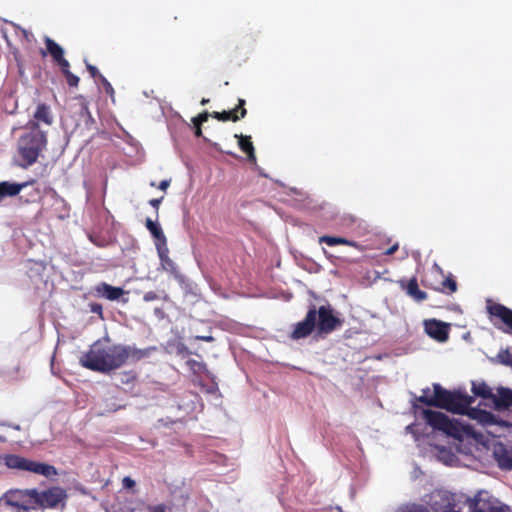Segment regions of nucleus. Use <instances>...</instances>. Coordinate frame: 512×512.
Returning a JSON list of instances; mask_svg holds the SVG:
<instances>
[{
    "label": "nucleus",
    "mask_w": 512,
    "mask_h": 512,
    "mask_svg": "<svg viewBox=\"0 0 512 512\" xmlns=\"http://www.w3.org/2000/svg\"><path fill=\"white\" fill-rule=\"evenodd\" d=\"M150 349L114 344L109 337H104L90 345L87 352L79 359L81 366L100 373L114 371L129 360L137 362L149 355Z\"/></svg>",
    "instance_id": "1"
},
{
    "label": "nucleus",
    "mask_w": 512,
    "mask_h": 512,
    "mask_svg": "<svg viewBox=\"0 0 512 512\" xmlns=\"http://www.w3.org/2000/svg\"><path fill=\"white\" fill-rule=\"evenodd\" d=\"M46 143V134L39 129L37 122H32L31 131L21 136L18 141V151L25 167L37 161Z\"/></svg>",
    "instance_id": "2"
},
{
    "label": "nucleus",
    "mask_w": 512,
    "mask_h": 512,
    "mask_svg": "<svg viewBox=\"0 0 512 512\" xmlns=\"http://www.w3.org/2000/svg\"><path fill=\"white\" fill-rule=\"evenodd\" d=\"M3 460L9 469L28 471L45 477L57 475V470L54 466L36 462L20 455L7 454L3 457Z\"/></svg>",
    "instance_id": "3"
},
{
    "label": "nucleus",
    "mask_w": 512,
    "mask_h": 512,
    "mask_svg": "<svg viewBox=\"0 0 512 512\" xmlns=\"http://www.w3.org/2000/svg\"><path fill=\"white\" fill-rule=\"evenodd\" d=\"M473 401L474 398L467 395L466 393H462L460 391H452L445 410L456 414L469 415L474 419L477 418L478 415L482 416L481 420L492 418V414L487 411L470 408V405L473 403Z\"/></svg>",
    "instance_id": "4"
},
{
    "label": "nucleus",
    "mask_w": 512,
    "mask_h": 512,
    "mask_svg": "<svg viewBox=\"0 0 512 512\" xmlns=\"http://www.w3.org/2000/svg\"><path fill=\"white\" fill-rule=\"evenodd\" d=\"M68 499L67 491L60 486H52L43 491L37 490L34 498V509H58L63 510Z\"/></svg>",
    "instance_id": "5"
},
{
    "label": "nucleus",
    "mask_w": 512,
    "mask_h": 512,
    "mask_svg": "<svg viewBox=\"0 0 512 512\" xmlns=\"http://www.w3.org/2000/svg\"><path fill=\"white\" fill-rule=\"evenodd\" d=\"M37 495V489H10L4 493L0 502L8 507L16 509V512L28 511L34 509V498Z\"/></svg>",
    "instance_id": "6"
},
{
    "label": "nucleus",
    "mask_w": 512,
    "mask_h": 512,
    "mask_svg": "<svg viewBox=\"0 0 512 512\" xmlns=\"http://www.w3.org/2000/svg\"><path fill=\"white\" fill-rule=\"evenodd\" d=\"M422 415L426 423L434 430L441 431L452 437H458L460 435L461 428L459 423L451 420L443 412L424 409Z\"/></svg>",
    "instance_id": "7"
},
{
    "label": "nucleus",
    "mask_w": 512,
    "mask_h": 512,
    "mask_svg": "<svg viewBox=\"0 0 512 512\" xmlns=\"http://www.w3.org/2000/svg\"><path fill=\"white\" fill-rule=\"evenodd\" d=\"M317 316L316 328L319 334H329L343 324V320L333 314V308L330 305L320 306Z\"/></svg>",
    "instance_id": "8"
},
{
    "label": "nucleus",
    "mask_w": 512,
    "mask_h": 512,
    "mask_svg": "<svg viewBox=\"0 0 512 512\" xmlns=\"http://www.w3.org/2000/svg\"><path fill=\"white\" fill-rule=\"evenodd\" d=\"M486 309L491 318H496L503 324V326H498V328L512 336V309L492 301L487 302Z\"/></svg>",
    "instance_id": "9"
},
{
    "label": "nucleus",
    "mask_w": 512,
    "mask_h": 512,
    "mask_svg": "<svg viewBox=\"0 0 512 512\" xmlns=\"http://www.w3.org/2000/svg\"><path fill=\"white\" fill-rule=\"evenodd\" d=\"M316 320H317V309L314 305H312V306H310L304 320L298 322L294 326V329L291 332L290 337L294 340L308 337L313 332V330L316 328Z\"/></svg>",
    "instance_id": "10"
},
{
    "label": "nucleus",
    "mask_w": 512,
    "mask_h": 512,
    "mask_svg": "<svg viewBox=\"0 0 512 512\" xmlns=\"http://www.w3.org/2000/svg\"><path fill=\"white\" fill-rule=\"evenodd\" d=\"M44 43H45V49L40 50V54L42 57H46L47 55H50L52 58V61L59 66L67 67L68 60L65 58V52L64 49L55 42L52 38L45 36L44 37Z\"/></svg>",
    "instance_id": "11"
},
{
    "label": "nucleus",
    "mask_w": 512,
    "mask_h": 512,
    "mask_svg": "<svg viewBox=\"0 0 512 512\" xmlns=\"http://www.w3.org/2000/svg\"><path fill=\"white\" fill-rule=\"evenodd\" d=\"M424 329L427 335L438 342H446L449 338V324L436 320L429 319L424 322Z\"/></svg>",
    "instance_id": "12"
},
{
    "label": "nucleus",
    "mask_w": 512,
    "mask_h": 512,
    "mask_svg": "<svg viewBox=\"0 0 512 512\" xmlns=\"http://www.w3.org/2000/svg\"><path fill=\"white\" fill-rule=\"evenodd\" d=\"M493 456L502 470H512V447L503 443H496L493 448Z\"/></svg>",
    "instance_id": "13"
},
{
    "label": "nucleus",
    "mask_w": 512,
    "mask_h": 512,
    "mask_svg": "<svg viewBox=\"0 0 512 512\" xmlns=\"http://www.w3.org/2000/svg\"><path fill=\"white\" fill-rule=\"evenodd\" d=\"M246 114H247V110L245 109V100L239 99L238 105L233 110L222 111V112L214 111L213 113H211V116L213 118H215L219 121H223V122H226V121L237 122L238 120L244 118L246 116Z\"/></svg>",
    "instance_id": "14"
},
{
    "label": "nucleus",
    "mask_w": 512,
    "mask_h": 512,
    "mask_svg": "<svg viewBox=\"0 0 512 512\" xmlns=\"http://www.w3.org/2000/svg\"><path fill=\"white\" fill-rule=\"evenodd\" d=\"M94 291L98 297H102L110 301L118 300L125 293L121 287H114L106 282L97 284L94 287Z\"/></svg>",
    "instance_id": "15"
},
{
    "label": "nucleus",
    "mask_w": 512,
    "mask_h": 512,
    "mask_svg": "<svg viewBox=\"0 0 512 512\" xmlns=\"http://www.w3.org/2000/svg\"><path fill=\"white\" fill-rule=\"evenodd\" d=\"M158 256L161 262L162 268L172 274L174 277L180 275L177 264L169 257V249L167 244H162L157 247Z\"/></svg>",
    "instance_id": "16"
},
{
    "label": "nucleus",
    "mask_w": 512,
    "mask_h": 512,
    "mask_svg": "<svg viewBox=\"0 0 512 512\" xmlns=\"http://www.w3.org/2000/svg\"><path fill=\"white\" fill-rule=\"evenodd\" d=\"M399 283L407 295H409L415 301L421 302L428 298L427 293L419 288L417 279L415 277L411 278L407 283L404 280H401Z\"/></svg>",
    "instance_id": "17"
},
{
    "label": "nucleus",
    "mask_w": 512,
    "mask_h": 512,
    "mask_svg": "<svg viewBox=\"0 0 512 512\" xmlns=\"http://www.w3.org/2000/svg\"><path fill=\"white\" fill-rule=\"evenodd\" d=\"M35 181H27L23 183H11L8 181L0 182V202L6 197H13L18 195L21 190Z\"/></svg>",
    "instance_id": "18"
},
{
    "label": "nucleus",
    "mask_w": 512,
    "mask_h": 512,
    "mask_svg": "<svg viewBox=\"0 0 512 512\" xmlns=\"http://www.w3.org/2000/svg\"><path fill=\"white\" fill-rule=\"evenodd\" d=\"M434 396L433 407L445 409L452 391L444 389L440 384H433Z\"/></svg>",
    "instance_id": "19"
},
{
    "label": "nucleus",
    "mask_w": 512,
    "mask_h": 512,
    "mask_svg": "<svg viewBox=\"0 0 512 512\" xmlns=\"http://www.w3.org/2000/svg\"><path fill=\"white\" fill-rule=\"evenodd\" d=\"M77 99L80 101L79 115L82 118V121L84 122L85 127L87 129L91 130L95 127L96 122H95V119L91 115V112L88 107V102L82 95L78 96Z\"/></svg>",
    "instance_id": "20"
},
{
    "label": "nucleus",
    "mask_w": 512,
    "mask_h": 512,
    "mask_svg": "<svg viewBox=\"0 0 512 512\" xmlns=\"http://www.w3.org/2000/svg\"><path fill=\"white\" fill-rule=\"evenodd\" d=\"M235 138L238 139V146L241 149V151H243L247 155L249 161L255 162V149L251 141V136L235 134Z\"/></svg>",
    "instance_id": "21"
},
{
    "label": "nucleus",
    "mask_w": 512,
    "mask_h": 512,
    "mask_svg": "<svg viewBox=\"0 0 512 512\" xmlns=\"http://www.w3.org/2000/svg\"><path fill=\"white\" fill-rule=\"evenodd\" d=\"M145 226L152 234V236L156 239V248L161 246L162 244H167L166 236L162 228L157 223H155L150 218H147L145 221Z\"/></svg>",
    "instance_id": "22"
},
{
    "label": "nucleus",
    "mask_w": 512,
    "mask_h": 512,
    "mask_svg": "<svg viewBox=\"0 0 512 512\" xmlns=\"http://www.w3.org/2000/svg\"><path fill=\"white\" fill-rule=\"evenodd\" d=\"M496 408H509L512 407V390L508 388H501L498 390V395L494 399Z\"/></svg>",
    "instance_id": "23"
},
{
    "label": "nucleus",
    "mask_w": 512,
    "mask_h": 512,
    "mask_svg": "<svg viewBox=\"0 0 512 512\" xmlns=\"http://www.w3.org/2000/svg\"><path fill=\"white\" fill-rule=\"evenodd\" d=\"M472 392L475 396L491 400L494 403L496 395L485 382H472Z\"/></svg>",
    "instance_id": "24"
},
{
    "label": "nucleus",
    "mask_w": 512,
    "mask_h": 512,
    "mask_svg": "<svg viewBox=\"0 0 512 512\" xmlns=\"http://www.w3.org/2000/svg\"><path fill=\"white\" fill-rule=\"evenodd\" d=\"M319 243H325L328 246H336V245H346L351 247H357V243L355 241L336 236H328L324 235L319 238Z\"/></svg>",
    "instance_id": "25"
},
{
    "label": "nucleus",
    "mask_w": 512,
    "mask_h": 512,
    "mask_svg": "<svg viewBox=\"0 0 512 512\" xmlns=\"http://www.w3.org/2000/svg\"><path fill=\"white\" fill-rule=\"evenodd\" d=\"M34 118L37 121H41L47 125H50L53 122L52 116L50 114V109L44 103H41L37 106V109L34 113Z\"/></svg>",
    "instance_id": "26"
},
{
    "label": "nucleus",
    "mask_w": 512,
    "mask_h": 512,
    "mask_svg": "<svg viewBox=\"0 0 512 512\" xmlns=\"http://www.w3.org/2000/svg\"><path fill=\"white\" fill-rule=\"evenodd\" d=\"M186 365L188 366L189 370L195 375L208 373L207 366L204 362L197 361L194 359H188L186 361Z\"/></svg>",
    "instance_id": "27"
},
{
    "label": "nucleus",
    "mask_w": 512,
    "mask_h": 512,
    "mask_svg": "<svg viewBox=\"0 0 512 512\" xmlns=\"http://www.w3.org/2000/svg\"><path fill=\"white\" fill-rule=\"evenodd\" d=\"M396 512H430L427 506L418 503H405L399 506Z\"/></svg>",
    "instance_id": "28"
},
{
    "label": "nucleus",
    "mask_w": 512,
    "mask_h": 512,
    "mask_svg": "<svg viewBox=\"0 0 512 512\" xmlns=\"http://www.w3.org/2000/svg\"><path fill=\"white\" fill-rule=\"evenodd\" d=\"M60 70H61L62 74L65 76L67 84L70 87H77L79 85L80 79L78 76L74 75L70 71V63L69 62H68L67 67L61 66Z\"/></svg>",
    "instance_id": "29"
},
{
    "label": "nucleus",
    "mask_w": 512,
    "mask_h": 512,
    "mask_svg": "<svg viewBox=\"0 0 512 512\" xmlns=\"http://www.w3.org/2000/svg\"><path fill=\"white\" fill-rule=\"evenodd\" d=\"M480 495L481 493H478L473 499L470 500L471 512H488L487 503H484L482 506L480 505L482 501Z\"/></svg>",
    "instance_id": "30"
},
{
    "label": "nucleus",
    "mask_w": 512,
    "mask_h": 512,
    "mask_svg": "<svg viewBox=\"0 0 512 512\" xmlns=\"http://www.w3.org/2000/svg\"><path fill=\"white\" fill-rule=\"evenodd\" d=\"M441 285V291L448 290L449 293H454L457 291V282L451 275L443 280Z\"/></svg>",
    "instance_id": "31"
},
{
    "label": "nucleus",
    "mask_w": 512,
    "mask_h": 512,
    "mask_svg": "<svg viewBox=\"0 0 512 512\" xmlns=\"http://www.w3.org/2000/svg\"><path fill=\"white\" fill-rule=\"evenodd\" d=\"M99 81L101 82V84L105 90V93L114 102L115 101V99H114L115 98V90L112 87L111 83L103 75H99Z\"/></svg>",
    "instance_id": "32"
},
{
    "label": "nucleus",
    "mask_w": 512,
    "mask_h": 512,
    "mask_svg": "<svg viewBox=\"0 0 512 512\" xmlns=\"http://www.w3.org/2000/svg\"><path fill=\"white\" fill-rule=\"evenodd\" d=\"M497 358L500 363L512 367V353L508 349L501 350Z\"/></svg>",
    "instance_id": "33"
},
{
    "label": "nucleus",
    "mask_w": 512,
    "mask_h": 512,
    "mask_svg": "<svg viewBox=\"0 0 512 512\" xmlns=\"http://www.w3.org/2000/svg\"><path fill=\"white\" fill-rule=\"evenodd\" d=\"M209 116H211V114H209L208 111H204V112L200 113L198 116L193 117L192 123L202 125L204 122H206L208 120Z\"/></svg>",
    "instance_id": "34"
},
{
    "label": "nucleus",
    "mask_w": 512,
    "mask_h": 512,
    "mask_svg": "<svg viewBox=\"0 0 512 512\" xmlns=\"http://www.w3.org/2000/svg\"><path fill=\"white\" fill-rule=\"evenodd\" d=\"M487 511L488 512H509L510 509L506 505H492L487 503Z\"/></svg>",
    "instance_id": "35"
},
{
    "label": "nucleus",
    "mask_w": 512,
    "mask_h": 512,
    "mask_svg": "<svg viewBox=\"0 0 512 512\" xmlns=\"http://www.w3.org/2000/svg\"><path fill=\"white\" fill-rule=\"evenodd\" d=\"M90 311L92 313L98 314L101 319H103V308L102 305L99 303H91L90 304Z\"/></svg>",
    "instance_id": "36"
},
{
    "label": "nucleus",
    "mask_w": 512,
    "mask_h": 512,
    "mask_svg": "<svg viewBox=\"0 0 512 512\" xmlns=\"http://www.w3.org/2000/svg\"><path fill=\"white\" fill-rule=\"evenodd\" d=\"M122 375H123L122 383L127 384L136 379V374L133 371L124 372V373H122Z\"/></svg>",
    "instance_id": "37"
},
{
    "label": "nucleus",
    "mask_w": 512,
    "mask_h": 512,
    "mask_svg": "<svg viewBox=\"0 0 512 512\" xmlns=\"http://www.w3.org/2000/svg\"><path fill=\"white\" fill-rule=\"evenodd\" d=\"M122 485L125 489H132L136 485V483L131 477L126 476L122 480Z\"/></svg>",
    "instance_id": "38"
},
{
    "label": "nucleus",
    "mask_w": 512,
    "mask_h": 512,
    "mask_svg": "<svg viewBox=\"0 0 512 512\" xmlns=\"http://www.w3.org/2000/svg\"><path fill=\"white\" fill-rule=\"evenodd\" d=\"M158 299H159V295L154 291H149V292L145 293L143 296V300L145 302H150V301H154V300H158Z\"/></svg>",
    "instance_id": "39"
},
{
    "label": "nucleus",
    "mask_w": 512,
    "mask_h": 512,
    "mask_svg": "<svg viewBox=\"0 0 512 512\" xmlns=\"http://www.w3.org/2000/svg\"><path fill=\"white\" fill-rule=\"evenodd\" d=\"M86 68H87L88 72L90 73L91 77L99 79V75H101V74L99 73L97 67L87 63Z\"/></svg>",
    "instance_id": "40"
},
{
    "label": "nucleus",
    "mask_w": 512,
    "mask_h": 512,
    "mask_svg": "<svg viewBox=\"0 0 512 512\" xmlns=\"http://www.w3.org/2000/svg\"><path fill=\"white\" fill-rule=\"evenodd\" d=\"M418 401L427 405V406H433V397H428L426 395H421L418 398Z\"/></svg>",
    "instance_id": "41"
},
{
    "label": "nucleus",
    "mask_w": 512,
    "mask_h": 512,
    "mask_svg": "<svg viewBox=\"0 0 512 512\" xmlns=\"http://www.w3.org/2000/svg\"><path fill=\"white\" fill-rule=\"evenodd\" d=\"M195 340L204 341V342H213L215 339L211 335L202 336V335H196L194 337Z\"/></svg>",
    "instance_id": "42"
},
{
    "label": "nucleus",
    "mask_w": 512,
    "mask_h": 512,
    "mask_svg": "<svg viewBox=\"0 0 512 512\" xmlns=\"http://www.w3.org/2000/svg\"><path fill=\"white\" fill-rule=\"evenodd\" d=\"M151 512H166V506L163 504L152 506L149 508Z\"/></svg>",
    "instance_id": "43"
},
{
    "label": "nucleus",
    "mask_w": 512,
    "mask_h": 512,
    "mask_svg": "<svg viewBox=\"0 0 512 512\" xmlns=\"http://www.w3.org/2000/svg\"><path fill=\"white\" fill-rule=\"evenodd\" d=\"M399 248V245L398 243H395L394 245H392L391 247H389L385 252L384 254L385 255H392L394 254Z\"/></svg>",
    "instance_id": "44"
},
{
    "label": "nucleus",
    "mask_w": 512,
    "mask_h": 512,
    "mask_svg": "<svg viewBox=\"0 0 512 512\" xmlns=\"http://www.w3.org/2000/svg\"><path fill=\"white\" fill-rule=\"evenodd\" d=\"M161 201H162V198H154V199H151V200L149 201V204H150L153 208H155L156 210H158V208H159V205H160Z\"/></svg>",
    "instance_id": "45"
},
{
    "label": "nucleus",
    "mask_w": 512,
    "mask_h": 512,
    "mask_svg": "<svg viewBox=\"0 0 512 512\" xmlns=\"http://www.w3.org/2000/svg\"><path fill=\"white\" fill-rule=\"evenodd\" d=\"M178 353L180 355H189V354H191L189 349L186 346H184V345H182L181 347L178 348Z\"/></svg>",
    "instance_id": "46"
},
{
    "label": "nucleus",
    "mask_w": 512,
    "mask_h": 512,
    "mask_svg": "<svg viewBox=\"0 0 512 512\" xmlns=\"http://www.w3.org/2000/svg\"><path fill=\"white\" fill-rule=\"evenodd\" d=\"M170 185V181L169 180H162L159 184V189L165 191Z\"/></svg>",
    "instance_id": "47"
},
{
    "label": "nucleus",
    "mask_w": 512,
    "mask_h": 512,
    "mask_svg": "<svg viewBox=\"0 0 512 512\" xmlns=\"http://www.w3.org/2000/svg\"><path fill=\"white\" fill-rule=\"evenodd\" d=\"M194 127H195V135L197 137H200L202 136V129H201V125H198V124H193Z\"/></svg>",
    "instance_id": "48"
},
{
    "label": "nucleus",
    "mask_w": 512,
    "mask_h": 512,
    "mask_svg": "<svg viewBox=\"0 0 512 512\" xmlns=\"http://www.w3.org/2000/svg\"><path fill=\"white\" fill-rule=\"evenodd\" d=\"M442 512H460L453 509V505L449 504L446 509H444Z\"/></svg>",
    "instance_id": "49"
},
{
    "label": "nucleus",
    "mask_w": 512,
    "mask_h": 512,
    "mask_svg": "<svg viewBox=\"0 0 512 512\" xmlns=\"http://www.w3.org/2000/svg\"><path fill=\"white\" fill-rule=\"evenodd\" d=\"M208 102H209V99H205V98H203V99L201 100V104H202V105H206Z\"/></svg>",
    "instance_id": "50"
}]
</instances>
